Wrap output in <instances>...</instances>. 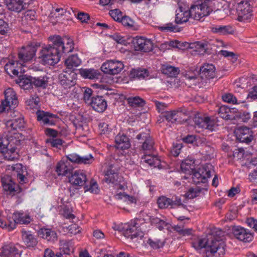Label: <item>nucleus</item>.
<instances>
[{
	"instance_id": "obj_1",
	"label": "nucleus",
	"mask_w": 257,
	"mask_h": 257,
	"mask_svg": "<svg viewBox=\"0 0 257 257\" xmlns=\"http://www.w3.org/2000/svg\"><path fill=\"white\" fill-rule=\"evenodd\" d=\"M52 44L43 47L40 51V58L44 65H54L60 60L64 54L73 51V40L67 37H61L59 35L50 36Z\"/></svg>"
},
{
	"instance_id": "obj_2",
	"label": "nucleus",
	"mask_w": 257,
	"mask_h": 257,
	"mask_svg": "<svg viewBox=\"0 0 257 257\" xmlns=\"http://www.w3.org/2000/svg\"><path fill=\"white\" fill-rule=\"evenodd\" d=\"M224 232L219 229L210 239H201L198 241L200 248H205L207 252H210L214 257H223L225 254V243L222 239Z\"/></svg>"
},
{
	"instance_id": "obj_3",
	"label": "nucleus",
	"mask_w": 257,
	"mask_h": 257,
	"mask_svg": "<svg viewBox=\"0 0 257 257\" xmlns=\"http://www.w3.org/2000/svg\"><path fill=\"white\" fill-rule=\"evenodd\" d=\"M146 228V222L143 218H136L126 225L122 232L123 236L132 240L136 238L142 239Z\"/></svg>"
},
{
	"instance_id": "obj_4",
	"label": "nucleus",
	"mask_w": 257,
	"mask_h": 257,
	"mask_svg": "<svg viewBox=\"0 0 257 257\" xmlns=\"http://www.w3.org/2000/svg\"><path fill=\"white\" fill-rule=\"evenodd\" d=\"M37 48L38 46L35 44H31L22 47L19 51L17 60L21 66H25L27 63L31 62L35 60Z\"/></svg>"
},
{
	"instance_id": "obj_5",
	"label": "nucleus",
	"mask_w": 257,
	"mask_h": 257,
	"mask_svg": "<svg viewBox=\"0 0 257 257\" xmlns=\"http://www.w3.org/2000/svg\"><path fill=\"white\" fill-rule=\"evenodd\" d=\"M191 18L195 20L200 21L204 17L208 16L212 12L211 9L206 2H197L190 8Z\"/></svg>"
},
{
	"instance_id": "obj_6",
	"label": "nucleus",
	"mask_w": 257,
	"mask_h": 257,
	"mask_svg": "<svg viewBox=\"0 0 257 257\" xmlns=\"http://www.w3.org/2000/svg\"><path fill=\"white\" fill-rule=\"evenodd\" d=\"M4 122L5 124V133L11 134L15 139L18 137L17 132L24 128L25 125V122L22 117L14 119L4 120ZM15 141H17L16 140Z\"/></svg>"
},
{
	"instance_id": "obj_7",
	"label": "nucleus",
	"mask_w": 257,
	"mask_h": 257,
	"mask_svg": "<svg viewBox=\"0 0 257 257\" xmlns=\"http://www.w3.org/2000/svg\"><path fill=\"white\" fill-rule=\"evenodd\" d=\"M213 173L214 170L212 165L206 164L193 173L192 175L193 182L196 184L200 183H205Z\"/></svg>"
},
{
	"instance_id": "obj_8",
	"label": "nucleus",
	"mask_w": 257,
	"mask_h": 257,
	"mask_svg": "<svg viewBox=\"0 0 257 257\" xmlns=\"http://www.w3.org/2000/svg\"><path fill=\"white\" fill-rule=\"evenodd\" d=\"M1 182L3 189L7 195L14 196L22 191V189L19 185L15 183L9 175L3 176L1 178Z\"/></svg>"
},
{
	"instance_id": "obj_9",
	"label": "nucleus",
	"mask_w": 257,
	"mask_h": 257,
	"mask_svg": "<svg viewBox=\"0 0 257 257\" xmlns=\"http://www.w3.org/2000/svg\"><path fill=\"white\" fill-rule=\"evenodd\" d=\"M120 167L118 165L110 164L107 168L104 179L108 183H111L117 185L121 183L123 180V177L118 174V170Z\"/></svg>"
},
{
	"instance_id": "obj_10",
	"label": "nucleus",
	"mask_w": 257,
	"mask_h": 257,
	"mask_svg": "<svg viewBox=\"0 0 257 257\" xmlns=\"http://www.w3.org/2000/svg\"><path fill=\"white\" fill-rule=\"evenodd\" d=\"M237 18L239 22H245L252 17V9L247 1H242L238 4L236 9Z\"/></svg>"
},
{
	"instance_id": "obj_11",
	"label": "nucleus",
	"mask_w": 257,
	"mask_h": 257,
	"mask_svg": "<svg viewBox=\"0 0 257 257\" xmlns=\"http://www.w3.org/2000/svg\"><path fill=\"white\" fill-rule=\"evenodd\" d=\"M123 67L124 65L121 61L108 60L102 65L101 70L105 74L115 75L120 72Z\"/></svg>"
},
{
	"instance_id": "obj_12",
	"label": "nucleus",
	"mask_w": 257,
	"mask_h": 257,
	"mask_svg": "<svg viewBox=\"0 0 257 257\" xmlns=\"http://www.w3.org/2000/svg\"><path fill=\"white\" fill-rule=\"evenodd\" d=\"M77 74L71 70L64 71L59 75L60 84L65 88H70L76 83Z\"/></svg>"
},
{
	"instance_id": "obj_13",
	"label": "nucleus",
	"mask_w": 257,
	"mask_h": 257,
	"mask_svg": "<svg viewBox=\"0 0 257 257\" xmlns=\"http://www.w3.org/2000/svg\"><path fill=\"white\" fill-rule=\"evenodd\" d=\"M0 227L8 231L16 228V223L13 214L6 210L0 212Z\"/></svg>"
},
{
	"instance_id": "obj_14",
	"label": "nucleus",
	"mask_w": 257,
	"mask_h": 257,
	"mask_svg": "<svg viewBox=\"0 0 257 257\" xmlns=\"http://www.w3.org/2000/svg\"><path fill=\"white\" fill-rule=\"evenodd\" d=\"M232 232L236 239L244 242L251 241L253 238L252 233L248 229L240 226H233Z\"/></svg>"
},
{
	"instance_id": "obj_15",
	"label": "nucleus",
	"mask_w": 257,
	"mask_h": 257,
	"mask_svg": "<svg viewBox=\"0 0 257 257\" xmlns=\"http://www.w3.org/2000/svg\"><path fill=\"white\" fill-rule=\"evenodd\" d=\"M5 99L2 101L0 105V113L3 112L6 107H12L17 104V99L16 93L12 88H8L5 91Z\"/></svg>"
},
{
	"instance_id": "obj_16",
	"label": "nucleus",
	"mask_w": 257,
	"mask_h": 257,
	"mask_svg": "<svg viewBox=\"0 0 257 257\" xmlns=\"http://www.w3.org/2000/svg\"><path fill=\"white\" fill-rule=\"evenodd\" d=\"M135 49L136 51L144 52H150L153 50V43L150 39L143 37H136L134 40Z\"/></svg>"
},
{
	"instance_id": "obj_17",
	"label": "nucleus",
	"mask_w": 257,
	"mask_h": 257,
	"mask_svg": "<svg viewBox=\"0 0 257 257\" xmlns=\"http://www.w3.org/2000/svg\"><path fill=\"white\" fill-rule=\"evenodd\" d=\"M136 139L140 144L143 150L151 151L153 149L154 142L150 134L147 133H142L138 135Z\"/></svg>"
},
{
	"instance_id": "obj_18",
	"label": "nucleus",
	"mask_w": 257,
	"mask_h": 257,
	"mask_svg": "<svg viewBox=\"0 0 257 257\" xmlns=\"http://www.w3.org/2000/svg\"><path fill=\"white\" fill-rule=\"evenodd\" d=\"M193 120L195 126L198 128L207 129L212 131L215 127V122L209 117H201L196 115Z\"/></svg>"
},
{
	"instance_id": "obj_19",
	"label": "nucleus",
	"mask_w": 257,
	"mask_h": 257,
	"mask_svg": "<svg viewBox=\"0 0 257 257\" xmlns=\"http://www.w3.org/2000/svg\"><path fill=\"white\" fill-rule=\"evenodd\" d=\"M8 139L6 142H9V145L6 148L5 151V158L9 161L17 160L19 158V155L17 151V148L12 146V141H14V138L12 135H7Z\"/></svg>"
},
{
	"instance_id": "obj_20",
	"label": "nucleus",
	"mask_w": 257,
	"mask_h": 257,
	"mask_svg": "<svg viewBox=\"0 0 257 257\" xmlns=\"http://www.w3.org/2000/svg\"><path fill=\"white\" fill-rule=\"evenodd\" d=\"M69 177V182L74 186H85L87 182L86 174L82 171L78 170L72 172Z\"/></svg>"
},
{
	"instance_id": "obj_21",
	"label": "nucleus",
	"mask_w": 257,
	"mask_h": 257,
	"mask_svg": "<svg viewBox=\"0 0 257 257\" xmlns=\"http://www.w3.org/2000/svg\"><path fill=\"white\" fill-rule=\"evenodd\" d=\"M237 139L242 143L249 144L253 139V133L251 130L246 126H241L236 131Z\"/></svg>"
},
{
	"instance_id": "obj_22",
	"label": "nucleus",
	"mask_w": 257,
	"mask_h": 257,
	"mask_svg": "<svg viewBox=\"0 0 257 257\" xmlns=\"http://www.w3.org/2000/svg\"><path fill=\"white\" fill-rule=\"evenodd\" d=\"M175 23L177 24H182L187 22L192 14L190 9L184 7L179 5V8L176 11Z\"/></svg>"
},
{
	"instance_id": "obj_23",
	"label": "nucleus",
	"mask_w": 257,
	"mask_h": 257,
	"mask_svg": "<svg viewBox=\"0 0 257 257\" xmlns=\"http://www.w3.org/2000/svg\"><path fill=\"white\" fill-rule=\"evenodd\" d=\"M66 159L69 162L77 164H90L94 161L93 157L91 154L81 157L76 153H72L67 155Z\"/></svg>"
},
{
	"instance_id": "obj_24",
	"label": "nucleus",
	"mask_w": 257,
	"mask_h": 257,
	"mask_svg": "<svg viewBox=\"0 0 257 257\" xmlns=\"http://www.w3.org/2000/svg\"><path fill=\"white\" fill-rule=\"evenodd\" d=\"M60 251L56 253V257H66V255H69L74 250V243L72 240L63 239L60 241Z\"/></svg>"
},
{
	"instance_id": "obj_25",
	"label": "nucleus",
	"mask_w": 257,
	"mask_h": 257,
	"mask_svg": "<svg viewBox=\"0 0 257 257\" xmlns=\"http://www.w3.org/2000/svg\"><path fill=\"white\" fill-rule=\"evenodd\" d=\"M182 112L179 110L166 111L161 113L160 117L165 118L171 123H179L182 122L181 118Z\"/></svg>"
},
{
	"instance_id": "obj_26",
	"label": "nucleus",
	"mask_w": 257,
	"mask_h": 257,
	"mask_svg": "<svg viewBox=\"0 0 257 257\" xmlns=\"http://www.w3.org/2000/svg\"><path fill=\"white\" fill-rule=\"evenodd\" d=\"M89 105L93 109L98 112H104L107 107L106 101L101 96H92Z\"/></svg>"
},
{
	"instance_id": "obj_27",
	"label": "nucleus",
	"mask_w": 257,
	"mask_h": 257,
	"mask_svg": "<svg viewBox=\"0 0 257 257\" xmlns=\"http://www.w3.org/2000/svg\"><path fill=\"white\" fill-rule=\"evenodd\" d=\"M73 170V166L68 160H62L57 164L55 171L59 176H66L71 174Z\"/></svg>"
},
{
	"instance_id": "obj_28",
	"label": "nucleus",
	"mask_w": 257,
	"mask_h": 257,
	"mask_svg": "<svg viewBox=\"0 0 257 257\" xmlns=\"http://www.w3.org/2000/svg\"><path fill=\"white\" fill-rule=\"evenodd\" d=\"M22 238L25 244L29 248H35L38 244L37 238L30 231L23 229L21 230Z\"/></svg>"
},
{
	"instance_id": "obj_29",
	"label": "nucleus",
	"mask_w": 257,
	"mask_h": 257,
	"mask_svg": "<svg viewBox=\"0 0 257 257\" xmlns=\"http://www.w3.org/2000/svg\"><path fill=\"white\" fill-rule=\"evenodd\" d=\"M200 75L202 79H210L215 76V68L213 64H204L200 69Z\"/></svg>"
},
{
	"instance_id": "obj_30",
	"label": "nucleus",
	"mask_w": 257,
	"mask_h": 257,
	"mask_svg": "<svg viewBox=\"0 0 257 257\" xmlns=\"http://www.w3.org/2000/svg\"><path fill=\"white\" fill-rule=\"evenodd\" d=\"M37 119L44 124H53L54 121L52 118H59L57 114H54L49 112L38 110L37 112Z\"/></svg>"
},
{
	"instance_id": "obj_31",
	"label": "nucleus",
	"mask_w": 257,
	"mask_h": 257,
	"mask_svg": "<svg viewBox=\"0 0 257 257\" xmlns=\"http://www.w3.org/2000/svg\"><path fill=\"white\" fill-rule=\"evenodd\" d=\"M39 235L51 242H55L57 240V234L55 230L50 228H42L38 231Z\"/></svg>"
},
{
	"instance_id": "obj_32",
	"label": "nucleus",
	"mask_w": 257,
	"mask_h": 257,
	"mask_svg": "<svg viewBox=\"0 0 257 257\" xmlns=\"http://www.w3.org/2000/svg\"><path fill=\"white\" fill-rule=\"evenodd\" d=\"M24 0H6V6L10 11L19 13L24 10L26 4Z\"/></svg>"
},
{
	"instance_id": "obj_33",
	"label": "nucleus",
	"mask_w": 257,
	"mask_h": 257,
	"mask_svg": "<svg viewBox=\"0 0 257 257\" xmlns=\"http://www.w3.org/2000/svg\"><path fill=\"white\" fill-rule=\"evenodd\" d=\"M22 66L17 60H12L5 65V69L9 75L13 74L18 76L19 73V71L20 70L21 72L22 71Z\"/></svg>"
},
{
	"instance_id": "obj_34",
	"label": "nucleus",
	"mask_w": 257,
	"mask_h": 257,
	"mask_svg": "<svg viewBox=\"0 0 257 257\" xmlns=\"http://www.w3.org/2000/svg\"><path fill=\"white\" fill-rule=\"evenodd\" d=\"M14 219L16 223L22 224H28L32 221V218L31 216L23 211H16L13 214Z\"/></svg>"
},
{
	"instance_id": "obj_35",
	"label": "nucleus",
	"mask_w": 257,
	"mask_h": 257,
	"mask_svg": "<svg viewBox=\"0 0 257 257\" xmlns=\"http://www.w3.org/2000/svg\"><path fill=\"white\" fill-rule=\"evenodd\" d=\"M3 257L20 256L19 250L13 243L5 244L2 247L1 251Z\"/></svg>"
},
{
	"instance_id": "obj_36",
	"label": "nucleus",
	"mask_w": 257,
	"mask_h": 257,
	"mask_svg": "<svg viewBox=\"0 0 257 257\" xmlns=\"http://www.w3.org/2000/svg\"><path fill=\"white\" fill-rule=\"evenodd\" d=\"M141 162L142 164H148L153 168H160L161 165L160 160L154 155H145L142 157Z\"/></svg>"
},
{
	"instance_id": "obj_37",
	"label": "nucleus",
	"mask_w": 257,
	"mask_h": 257,
	"mask_svg": "<svg viewBox=\"0 0 257 257\" xmlns=\"http://www.w3.org/2000/svg\"><path fill=\"white\" fill-rule=\"evenodd\" d=\"M115 142L118 149L125 150L128 149L131 146L129 139L124 135L118 134L115 138Z\"/></svg>"
},
{
	"instance_id": "obj_38",
	"label": "nucleus",
	"mask_w": 257,
	"mask_h": 257,
	"mask_svg": "<svg viewBox=\"0 0 257 257\" xmlns=\"http://www.w3.org/2000/svg\"><path fill=\"white\" fill-rule=\"evenodd\" d=\"M211 31L213 33L218 34L221 35L232 34L234 33V30L229 25H215L210 28Z\"/></svg>"
},
{
	"instance_id": "obj_39",
	"label": "nucleus",
	"mask_w": 257,
	"mask_h": 257,
	"mask_svg": "<svg viewBox=\"0 0 257 257\" xmlns=\"http://www.w3.org/2000/svg\"><path fill=\"white\" fill-rule=\"evenodd\" d=\"M80 74L83 78L89 79H98L100 75L99 70L92 68L82 69L80 70Z\"/></svg>"
},
{
	"instance_id": "obj_40",
	"label": "nucleus",
	"mask_w": 257,
	"mask_h": 257,
	"mask_svg": "<svg viewBox=\"0 0 257 257\" xmlns=\"http://www.w3.org/2000/svg\"><path fill=\"white\" fill-rule=\"evenodd\" d=\"M65 62L67 68L70 70L80 65L81 60L77 55H72L66 59Z\"/></svg>"
},
{
	"instance_id": "obj_41",
	"label": "nucleus",
	"mask_w": 257,
	"mask_h": 257,
	"mask_svg": "<svg viewBox=\"0 0 257 257\" xmlns=\"http://www.w3.org/2000/svg\"><path fill=\"white\" fill-rule=\"evenodd\" d=\"M162 71L163 74L171 77H175L179 73L178 68L169 65H164L162 66Z\"/></svg>"
},
{
	"instance_id": "obj_42",
	"label": "nucleus",
	"mask_w": 257,
	"mask_h": 257,
	"mask_svg": "<svg viewBox=\"0 0 257 257\" xmlns=\"http://www.w3.org/2000/svg\"><path fill=\"white\" fill-rule=\"evenodd\" d=\"M148 75L149 72L146 69H133L130 72L131 77L136 79H144Z\"/></svg>"
},
{
	"instance_id": "obj_43",
	"label": "nucleus",
	"mask_w": 257,
	"mask_h": 257,
	"mask_svg": "<svg viewBox=\"0 0 257 257\" xmlns=\"http://www.w3.org/2000/svg\"><path fill=\"white\" fill-rule=\"evenodd\" d=\"M195 161L192 158H188L182 162L181 168L185 173L190 172L195 168Z\"/></svg>"
},
{
	"instance_id": "obj_44",
	"label": "nucleus",
	"mask_w": 257,
	"mask_h": 257,
	"mask_svg": "<svg viewBox=\"0 0 257 257\" xmlns=\"http://www.w3.org/2000/svg\"><path fill=\"white\" fill-rule=\"evenodd\" d=\"M126 100L129 105L133 107H142L145 103V101L139 96L128 97Z\"/></svg>"
},
{
	"instance_id": "obj_45",
	"label": "nucleus",
	"mask_w": 257,
	"mask_h": 257,
	"mask_svg": "<svg viewBox=\"0 0 257 257\" xmlns=\"http://www.w3.org/2000/svg\"><path fill=\"white\" fill-rule=\"evenodd\" d=\"M120 23L124 27L132 30H137L139 29V26L130 17L124 16L121 20Z\"/></svg>"
},
{
	"instance_id": "obj_46",
	"label": "nucleus",
	"mask_w": 257,
	"mask_h": 257,
	"mask_svg": "<svg viewBox=\"0 0 257 257\" xmlns=\"http://www.w3.org/2000/svg\"><path fill=\"white\" fill-rule=\"evenodd\" d=\"M32 84L37 87L45 88L47 86L48 78L42 76L33 77Z\"/></svg>"
},
{
	"instance_id": "obj_47",
	"label": "nucleus",
	"mask_w": 257,
	"mask_h": 257,
	"mask_svg": "<svg viewBox=\"0 0 257 257\" xmlns=\"http://www.w3.org/2000/svg\"><path fill=\"white\" fill-rule=\"evenodd\" d=\"M40 98L37 95H32L27 100L26 103L30 109H38L39 108Z\"/></svg>"
},
{
	"instance_id": "obj_48",
	"label": "nucleus",
	"mask_w": 257,
	"mask_h": 257,
	"mask_svg": "<svg viewBox=\"0 0 257 257\" xmlns=\"http://www.w3.org/2000/svg\"><path fill=\"white\" fill-rule=\"evenodd\" d=\"M147 243L154 249H158L162 248L165 244V241L159 239L149 238Z\"/></svg>"
},
{
	"instance_id": "obj_49",
	"label": "nucleus",
	"mask_w": 257,
	"mask_h": 257,
	"mask_svg": "<svg viewBox=\"0 0 257 257\" xmlns=\"http://www.w3.org/2000/svg\"><path fill=\"white\" fill-rule=\"evenodd\" d=\"M174 231L178 232L179 235L182 236H188L191 235L192 232V229L184 228V225H177L172 228Z\"/></svg>"
},
{
	"instance_id": "obj_50",
	"label": "nucleus",
	"mask_w": 257,
	"mask_h": 257,
	"mask_svg": "<svg viewBox=\"0 0 257 257\" xmlns=\"http://www.w3.org/2000/svg\"><path fill=\"white\" fill-rule=\"evenodd\" d=\"M219 116L223 119H231L232 115H230V109L226 106L223 105L220 106L218 110Z\"/></svg>"
},
{
	"instance_id": "obj_51",
	"label": "nucleus",
	"mask_w": 257,
	"mask_h": 257,
	"mask_svg": "<svg viewBox=\"0 0 257 257\" xmlns=\"http://www.w3.org/2000/svg\"><path fill=\"white\" fill-rule=\"evenodd\" d=\"M84 188L85 189V192L90 191V192L95 194H97L99 191L98 184L96 181L94 179L91 180L89 185H86V184Z\"/></svg>"
},
{
	"instance_id": "obj_52",
	"label": "nucleus",
	"mask_w": 257,
	"mask_h": 257,
	"mask_svg": "<svg viewBox=\"0 0 257 257\" xmlns=\"http://www.w3.org/2000/svg\"><path fill=\"white\" fill-rule=\"evenodd\" d=\"M172 200L165 196H162L158 198L157 203L159 208H166L169 206L171 207Z\"/></svg>"
},
{
	"instance_id": "obj_53",
	"label": "nucleus",
	"mask_w": 257,
	"mask_h": 257,
	"mask_svg": "<svg viewBox=\"0 0 257 257\" xmlns=\"http://www.w3.org/2000/svg\"><path fill=\"white\" fill-rule=\"evenodd\" d=\"M151 222L155 224L160 230H162L167 225V223L163 220L158 217H154L151 219Z\"/></svg>"
},
{
	"instance_id": "obj_54",
	"label": "nucleus",
	"mask_w": 257,
	"mask_h": 257,
	"mask_svg": "<svg viewBox=\"0 0 257 257\" xmlns=\"http://www.w3.org/2000/svg\"><path fill=\"white\" fill-rule=\"evenodd\" d=\"M109 14L114 20L118 22H120L123 17L122 13L117 9L109 11Z\"/></svg>"
},
{
	"instance_id": "obj_55",
	"label": "nucleus",
	"mask_w": 257,
	"mask_h": 257,
	"mask_svg": "<svg viewBox=\"0 0 257 257\" xmlns=\"http://www.w3.org/2000/svg\"><path fill=\"white\" fill-rule=\"evenodd\" d=\"M159 29L161 31L164 32H175L177 29L176 26L174 25L172 23H169L165 24L163 26H160Z\"/></svg>"
},
{
	"instance_id": "obj_56",
	"label": "nucleus",
	"mask_w": 257,
	"mask_h": 257,
	"mask_svg": "<svg viewBox=\"0 0 257 257\" xmlns=\"http://www.w3.org/2000/svg\"><path fill=\"white\" fill-rule=\"evenodd\" d=\"M92 94V90L90 88H84V91L83 93V99L85 102L90 104L91 101Z\"/></svg>"
},
{
	"instance_id": "obj_57",
	"label": "nucleus",
	"mask_w": 257,
	"mask_h": 257,
	"mask_svg": "<svg viewBox=\"0 0 257 257\" xmlns=\"http://www.w3.org/2000/svg\"><path fill=\"white\" fill-rule=\"evenodd\" d=\"M200 190L197 188H190L186 193V196L189 199H193L199 195Z\"/></svg>"
},
{
	"instance_id": "obj_58",
	"label": "nucleus",
	"mask_w": 257,
	"mask_h": 257,
	"mask_svg": "<svg viewBox=\"0 0 257 257\" xmlns=\"http://www.w3.org/2000/svg\"><path fill=\"white\" fill-rule=\"evenodd\" d=\"M99 130L101 135H108L111 132V128L105 122H101L99 124Z\"/></svg>"
},
{
	"instance_id": "obj_59",
	"label": "nucleus",
	"mask_w": 257,
	"mask_h": 257,
	"mask_svg": "<svg viewBox=\"0 0 257 257\" xmlns=\"http://www.w3.org/2000/svg\"><path fill=\"white\" fill-rule=\"evenodd\" d=\"M222 99L224 102H226L227 103L232 104L239 103L237 102L236 98L230 93L225 94L222 95Z\"/></svg>"
},
{
	"instance_id": "obj_60",
	"label": "nucleus",
	"mask_w": 257,
	"mask_h": 257,
	"mask_svg": "<svg viewBox=\"0 0 257 257\" xmlns=\"http://www.w3.org/2000/svg\"><path fill=\"white\" fill-rule=\"evenodd\" d=\"M9 31L8 24L3 19H0V35H6Z\"/></svg>"
},
{
	"instance_id": "obj_61",
	"label": "nucleus",
	"mask_w": 257,
	"mask_h": 257,
	"mask_svg": "<svg viewBox=\"0 0 257 257\" xmlns=\"http://www.w3.org/2000/svg\"><path fill=\"white\" fill-rule=\"evenodd\" d=\"M219 54L225 57L230 58L232 61H235L237 60V56L234 53L229 52L226 50H221L219 51Z\"/></svg>"
},
{
	"instance_id": "obj_62",
	"label": "nucleus",
	"mask_w": 257,
	"mask_h": 257,
	"mask_svg": "<svg viewBox=\"0 0 257 257\" xmlns=\"http://www.w3.org/2000/svg\"><path fill=\"white\" fill-rule=\"evenodd\" d=\"M21 173L20 172L17 173V179L19 183L21 184H25L28 182V179L26 177V175L27 174L26 171L22 170Z\"/></svg>"
},
{
	"instance_id": "obj_63",
	"label": "nucleus",
	"mask_w": 257,
	"mask_h": 257,
	"mask_svg": "<svg viewBox=\"0 0 257 257\" xmlns=\"http://www.w3.org/2000/svg\"><path fill=\"white\" fill-rule=\"evenodd\" d=\"M32 78L33 77L29 76V77L23 78L20 81L22 85L26 87V89H28L31 86L33 85L32 84Z\"/></svg>"
},
{
	"instance_id": "obj_64",
	"label": "nucleus",
	"mask_w": 257,
	"mask_h": 257,
	"mask_svg": "<svg viewBox=\"0 0 257 257\" xmlns=\"http://www.w3.org/2000/svg\"><path fill=\"white\" fill-rule=\"evenodd\" d=\"M182 148V145L181 144H177L176 145H174L171 149V154L175 157L178 156L180 153V150Z\"/></svg>"
}]
</instances>
